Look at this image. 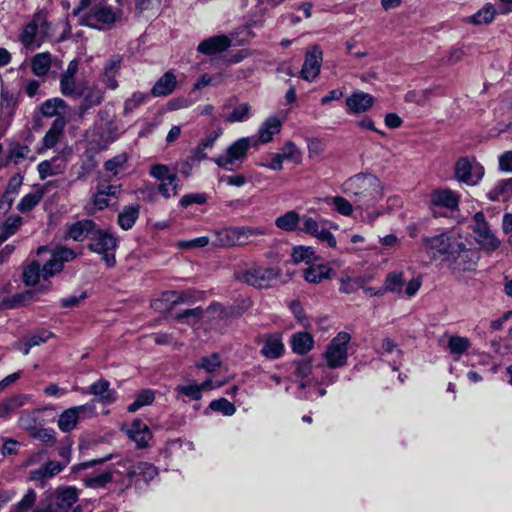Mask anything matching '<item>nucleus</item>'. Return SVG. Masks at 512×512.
Wrapping results in <instances>:
<instances>
[{
  "mask_svg": "<svg viewBox=\"0 0 512 512\" xmlns=\"http://www.w3.org/2000/svg\"><path fill=\"white\" fill-rule=\"evenodd\" d=\"M83 393L92 394L94 396L92 401H98L104 405L111 404L116 399L115 392L110 389L109 382L103 379L94 382L89 389L83 391Z\"/></svg>",
  "mask_w": 512,
  "mask_h": 512,
  "instance_id": "393cba45",
  "label": "nucleus"
},
{
  "mask_svg": "<svg viewBox=\"0 0 512 512\" xmlns=\"http://www.w3.org/2000/svg\"><path fill=\"white\" fill-rule=\"evenodd\" d=\"M231 44V40L224 36H213L198 45V51L206 55H212L227 49Z\"/></svg>",
  "mask_w": 512,
  "mask_h": 512,
  "instance_id": "473e14b6",
  "label": "nucleus"
},
{
  "mask_svg": "<svg viewBox=\"0 0 512 512\" xmlns=\"http://www.w3.org/2000/svg\"><path fill=\"white\" fill-rule=\"evenodd\" d=\"M321 65L322 51L319 47L313 46L306 52L304 64L301 69V77L306 81L312 82L318 77Z\"/></svg>",
  "mask_w": 512,
  "mask_h": 512,
  "instance_id": "412c9836",
  "label": "nucleus"
},
{
  "mask_svg": "<svg viewBox=\"0 0 512 512\" xmlns=\"http://www.w3.org/2000/svg\"><path fill=\"white\" fill-rule=\"evenodd\" d=\"M222 361L217 353L210 356L202 357L197 363L196 367L205 370L206 372H214L220 368Z\"/></svg>",
  "mask_w": 512,
  "mask_h": 512,
  "instance_id": "052dcab7",
  "label": "nucleus"
},
{
  "mask_svg": "<svg viewBox=\"0 0 512 512\" xmlns=\"http://www.w3.org/2000/svg\"><path fill=\"white\" fill-rule=\"evenodd\" d=\"M114 473L112 471H105L92 475L85 479V484L91 488H103L113 480Z\"/></svg>",
  "mask_w": 512,
  "mask_h": 512,
  "instance_id": "13d9d810",
  "label": "nucleus"
},
{
  "mask_svg": "<svg viewBox=\"0 0 512 512\" xmlns=\"http://www.w3.org/2000/svg\"><path fill=\"white\" fill-rule=\"evenodd\" d=\"M487 197L494 202H506L512 198V178L502 179L488 191Z\"/></svg>",
  "mask_w": 512,
  "mask_h": 512,
  "instance_id": "f704fd0d",
  "label": "nucleus"
},
{
  "mask_svg": "<svg viewBox=\"0 0 512 512\" xmlns=\"http://www.w3.org/2000/svg\"><path fill=\"white\" fill-rule=\"evenodd\" d=\"M295 366H296L295 374L297 377H299L301 379L300 388L304 389L308 385V381H304V380L311 374L312 364L308 360H302V361L296 362Z\"/></svg>",
  "mask_w": 512,
  "mask_h": 512,
  "instance_id": "69168bd1",
  "label": "nucleus"
},
{
  "mask_svg": "<svg viewBox=\"0 0 512 512\" xmlns=\"http://www.w3.org/2000/svg\"><path fill=\"white\" fill-rule=\"evenodd\" d=\"M473 231L476 241L483 249L495 250L499 247L500 241L490 230L482 212L474 215Z\"/></svg>",
  "mask_w": 512,
  "mask_h": 512,
  "instance_id": "a211bd4d",
  "label": "nucleus"
},
{
  "mask_svg": "<svg viewBox=\"0 0 512 512\" xmlns=\"http://www.w3.org/2000/svg\"><path fill=\"white\" fill-rule=\"evenodd\" d=\"M67 105L61 98H52L45 101L41 106V112L46 117H52L65 112Z\"/></svg>",
  "mask_w": 512,
  "mask_h": 512,
  "instance_id": "603ef678",
  "label": "nucleus"
},
{
  "mask_svg": "<svg viewBox=\"0 0 512 512\" xmlns=\"http://www.w3.org/2000/svg\"><path fill=\"white\" fill-rule=\"evenodd\" d=\"M291 257L294 263L304 262L307 265H310L312 262L318 259L316 251L313 247L303 245L294 247Z\"/></svg>",
  "mask_w": 512,
  "mask_h": 512,
  "instance_id": "de8ad7c7",
  "label": "nucleus"
},
{
  "mask_svg": "<svg viewBox=\"0 0 512 512\" xmlns=\"http://www.w3.org/2000/svg\"><path fill=\"white\" fill-rule=\"evenodd\" d=\"M83 101L79 107L81 115H84L90 108L99 105L104 99V92L99 87L93 85L83 91Z\"/></svg>",
  "mask_w": 512,
  "mask_h": 512,
  "instance_id": "c9c22d12",
  "label": "nucleus"
},
{
  "mask_svg": "<svg viewBox=\"0 0 512 512\" xmlns=\"http://www.w3.org/2000/svg\"><path fill=\"white\" fill-rule=\"evenodd\" d=\"M67 167V161L63 157H55L51 160H45L38 164L37 169L42 180L49 176H55L64 173Z\"/></svg>",
  "mask_w": 512,
  "mask_h": 512,
  "instance_id": "c85d7f7f",
  "label": "nucleus"
},
{
  "mask_svg": "<svg viewBox=\"0 0 512 512\" xmlns=\"http://www.w3.org/2000/svg\"><path fill=\"white\" fill-rule=\"evenodd\" d=\"M209 243L210 239L207 236H201L190 240H179L176 246L183 250H190L205 247Z\"/></svg>",
  "mask_w": 512,
  "mask_h": 512,
  "instance_id": "338daca9",
  "label": "nucleus"
},
{
  "mask_svg": "<svg viewBox=\"0 0 512 512\" xmlns=\"http://www.w3.org/2000/svg\"><path fill=\"white\" fill-rule=\"evenodd\" d=\"M281 129L282 121L277 116L268 117L259 125L256 135L252 136L254 147L272 142Z\"/></svg>",
  "mask_w": 512,
  "mask_h": 512,
  "instance_id": "aec40b11",
  "label": "nucleus"
},
{
  "mask_svg": "<svg viewBox=\"0 0 512 512\" xmlns=\"http://www.w3.org/2000/svg\"><path fill=\"white\" fill-rule=\"evenodd\" d=\"M302 222V216L294 210H289L275 219L277 228L284 232L296 231Z\"/></svg>",
  "mask_w": 512,
  "mask_h": 512,
  "instance_id": "e433bc0d",
  "label": "nucleus"
},
{
  "mask_svg": "<svg viewBox=\"0 0 512 512\" xmlns=\"http://www.w3.org/2000/svg\"><path fill=\"white\" fill-rule=\"evenodd\" d=\"M45 194L44 187H37L32 192L26 194L18 204L20 212H28L32 210L43 198Z\"/></svg>",
  "mask_w": 512,
  "mask_h": 512,
  "instance_id": "c03bdc74",
  "label": "nucleus"
},
{
  "mask_svg": "<svg viewBox=\"0 0 512 512\" xmlns=\"http://www.w3.org/2000/svg\"><path fill=\"white\" fill-rule=\"evenodd\" d=\"M454 243L455 246L451 251V255H449L447 259L450 262L453 271L465 272L473 270L478 259L477 252L467 248L461 237Z\"/></svg>",
  "mask_w": 512,
  "mask_h": 512,
  "instance_id": "4468645a",
  "label": "nucleus"
},
{
  "mask_svg": "<svg viewBox=\"0 0 512 512\" xmlns=\"http://www.w3.org/2000/svg\"><path fill=\"white\" fill-rule=\"evenodd\" d=\"M77 72L78 62L76 60L70 61L66 71L62 74L60 79V90L64 96L72 98L82 97L85 89V82L77 80Z\"/></svg>",
  "mask_w": 512,
  "mask_h": 512,
  "instance_id": "dca6fc26",
  "label": "nucleus"
},
{
  "mask_svg": "<svg viewBox=\"0 0 512 512\" xmlns=\"http://www.w3.org/2000/svg\"><path fill=\"white\" fill-rule=\"evenodd\" d=\"M150 174L159 182L169 180V178L176 176V173L173 172L168 166L164 164L153 165L151 167Z\"/></svg>",
  "mask_w": 512,
  "mask_h": 512,
  "instance_id": "774afa93",
  "label": "nucleus"
},
{
  "mask_svg": "<svg viewBox=\"0 0 512 512\" xmlns=\"http://www.w3.org/2000/svg\"><path fill=\"white\" fill-rule=\"evenodd\" d=\"M284 160L293 161L296 164H299L302 160V153L295 145V143L288 141L286 142L281 151L279 152Z\"/></svg>",
  "mask_w": 512,
  "mask_h": 512,
  "instance_id": "680f3d73",
  "label": "nucleus"
},
{
  "mask_svg": "<svg viewBox=\"0 0 512 512\" xmlns=\"http://www.w3.org/2000/svg\"><path fill=\"white\" fill-rule=\"evenodd\" d=\"M351 335L347 332H339L328 344L323 359L327 367L337 369L343 367L348 361V348Z\"/></svg>",
  "mask_w": 512,
  "mask_h": 512,
  "instance_id": "423d86ee",
  "label": "nucleus"
},
{
  "mask_svg": "<svg viewBox=\"0 0 512 512\" xmlns=\"http://www.w3.org/2000/svg\"><path fill=\"white\" fill-rule=\"evenodd\" d=\"M127 154H119L105 163V169L112 176H119L127 171Z\"/></svg>",
  "mask_w": 512,
  "mask_h": 512,
  "instance_id": "3c124183",
  "label": "nucleus"
},
{
  "mask_svg": "<svg viewBox=\"0 0 512 512\" xmlns=\"http://www.w3.org/2000/svg\"><path fill=\"white\" fill-rule=\"evenodd\" d=\"M313 338L306 332H299L293 335L291 345L294 352L305 354L313 347Z\"/></svg>",
  "mask_w": 512,
  "mask_h": 512,
  "instance_id": "09e8293b",
  "label": "nucleus"
},
{
  "mask_svg": "<svg viewBox=\"0 0 512 512\" xmlns=\"http://www.w3.org/2000/svg\"><path fill=\"white\" fill-rule=\"evenodd\" d=\"M126 433L140 448L147 446L148 442L152 438V434L148 426L138 419L134 420L129 426H127Z\"/></svg>",
  "mask_w": 512,
  "mask_h": 512,
  "instance_id": "bb28decb",
  "label": "nucleus"
},
{
  "mask_svg": "<svg viewBox=\"0 0 512 512\" xmlns=\"http://www.w3.org/2000/svg\"><path fill=\"white\" fill-rule=\"evenodd\" d=\"M325 203L335 212L345 217H352L354 212L357 211L356 203L352 204L342 196L327 197Z\"/></svg>",
  "mask_w": 512,
  "mask_h": 512,
  "instance_id": "58836bf2",
  "label": "nucleus"
},
{
  "mask_svg": "<svg viewBox=\"0 0 512 512\" xmlns=\"http://www.w3.org/2000/svg\"><path fill=\"white\" fill-rule=\"evenodd\" d=\"M177 86V78L172 71L164 73L154 84L151 94L154 97H163L173 93Z\"/></svg>",
  "mask_w": 512,
  "mask_h": 512,
  "instance_id": "7c9ffc66",
  "label": "nucleus"
},
{
  "mask_svg": "<svg viewBox=\"0 0 512 512\" xmlns=\"http://www.w3.org/2000/svg\"><path fill=\"white\" fill-rule=\"evenodd\" d=\"M331 224L325 219H315L313 217L303 215L300 230L306 234H309L319 241L326 243L330 248L337 246V241L327 225Z\"/></svg>",
  "mask_w": 512,
  "mask_h": 512,
  "instance_id": "2eb2a0df",
  "label": "nucleus"
},
{
  "mask_svg": "<svg viewBox=\"0 0 512 512\" xmlns=\"http://www.w3.org/2000/svg\"><path fill=\"white\" fill-rule=\"evenodd\" d=\"M459 236L454 233L437 235L425 240V250L431 258L444 256L447 260L455 246L454 242L459 240Z\"/></svg>",
  "mask_w": 512,
  "mask_h": 512,
  "instance_id": "f3484780",
  "label": "nucleus"
},
{
  "mask_svg": "<svg viewBox=\"0 0 512 512\" xmlns=\"http://www.w3.org/2000/svg\"><path fill=\"white\" fill-rule=\"evenodd\" d=\"M211 386L212 379H207L201 384L191 381L186 384L178 385L176 392L179 395L186 396L189 400L198 401L202 398V393L208 391Z\"/></svg>",
  "mask_w": 512,
  "mask_h": 512,
  "instance_id": "cd10ccee",
  "label": "nucleus"
},
{
  "mask_svg": "<svg viewBox=\"0 0 512 512\" xmlns=\"http://www.w3.org/2000/svg\"><path fill=\"white\" fill-rule=\"evenodd\" d=\"M285 345L281 333L270 334L264 337L261 353L268 359H277L283 355Z\"/></svg>",
  "mask_w": 512,
  "mask_h": 512,
  "instance_id": "b1692460",
  "label": "nucleus"
},
{
  "mask_svg": "<svg viewBox=\"0 0 512 512\" xmlns=\"http://www.w3.org/2000/svg\"><path fill=\"white\" fill-rule=\"evenodd\" d=\"M116 246L117 239L112 233L95 228L90 238L89 249L97 254H101L109 267H112L116 262L115 256L112 253Z\"/></svg>",
  "mask_w": 512,
  "mask_h": 512,
  "instance_id": "f8f14e48",
  "label": "nucleus"
},
{
  "mask_svg": "<svg viewBox=\"0 0 512 512\" xmlns=\"http://www.w3.org/2000/svg\"><path fill=\"white\" fill-rule=\"evenodd\" d=\"M252 108L248 103H240L236 105L232 112L225 116L228 123L246 122L252 117Z\"/></svg>",
  "mask_w": 512,
  "mask_h": 512,
  "instance_id": "49530a36",
  "label": "nucleus"
},
{
  "mask_svg": "<svg viewBox=\"0 0 512 512\" xmlns=\"http://www.w3.org/2000/svg\"><path fill=\"white\" fill-rule=\"evenodd\" d=\"M158 190L164 198H170L178 193V178L177 175L169 178L166 181H160Z\"/></svg>",
  "mask_w": 512,
  "mask_h": 512,
  "instance_id": "0e129e2a",
  "label": "nucleus"
},
{
  "mask_svg": "<svg viewBox=\"0 0 512 512\" xmlns=\"http://www.w3.org/2000/svg\"><path fill=\"white\" fill-rule=\"evenodd\" d=\"M471 346L469 338L465 336L452 335L447 342V348L450 354L455 356L463 355Z\"/></svg>",
  "mask_w": 512,
  "mask_h": 512,
  "instance_id": "8fccbe9b",
  "label": "nucleus"
},
{
  "mask_svg": "<svg viewBox=\"0 0 512 512\" xmlns=\"http://www.w3.org/2000/svg\"><path fill=\"white\" fill-rule=\"evenodd\" d=\"M496 11L491 4H486L475 14L468 16L464 19L465 23L473 25L489 24L494 20Z\"/></svg>",
  "mask_w": 512,
  "mask_h": 512,
  "instance_id": "a19ab883",
  "label": "nucleus"
},
{
  "mask_svg": "<svg viewBox=\"0 0 512 512\" xmlns=\"http://www.w3.org/2000/svg\"><path fill=\"white\" fill-rule=\"evenodd\" d=\"M254 147L252 137H241L230 144L225 153L215 158V163L226 170H232L238 163H242L248 150Z\"/></svg>",
  "mask_w": 512,
  "mask_h": 512,
  "instance_id": "6e6552de",
  "label": "nucleus"
},
{
  "mask_svg": "<svg viewBox=\"0 0 512 512\" xmlns=\"http://www.w3.org/2000/svg\"><path fill=\"white\" fill-rule=\"evenodd\" d=\"M96 228L94 221L89 219L80 220L67 225L66 235L77 242L84 241L88 236H92Z\"/></svg>",
  "mask_w": 512,
  "mask_h": 512,
  "instance_id": "a878e982",
  "label": "nucleus"
},
{
  "mask_svg": "<svg viewBox=\"0 0 512 512\" xmlns=\"http://www.w3.org/2000/svg\"><path fill=\"white\" fill-rule=\"evenodd\" d=\"M404 275L401 271H393L387 274L382 289L387 292L400 294L403 291Z\"/></svg>",
  "mask_w": 512,
  "mask_h": 512,
  "instance_id": "37998d69",
  "label": "nucleus"
},
{
  "mask_svg": "<svg viewBox=\"0 0 512 512\" xmlns=\"http://www.w3.org/2000/svg\"><path fill=\"white\" fill-rule=\"evenodd\" d=\"M374 206L375 205H366L363 211H358L360 213L361 222L368 225H374L379 217L386 214V210L383 207Z\"/></svg>",
  "mask_w": 512,
  "mask_h": 512,
  "instance_id": "6e6d98bb",
  "label": "nucleus"
},
{
  "mask_svg": "<svg viewBox=\"0 0 512 512\" xmlns=\"http://www.w3.org/2000/svg\"><path fill=\"white\" fill-rule=\"evenodd\" d=\"M119 465L124 468L129 483L135 477H141L144 482L148 483L158 475V469L148 462L135 463L132 460L125 459L119 462Z\"/></svg>",
  "mask_w": 512,
  "mask_h": 512,
  "instance_id": "6ab92c4d",
  "label": "nucleus"
},
{
  "mask_svg": "<svg viewBox=\"0 0 512 512\" xmlns=\"http://www.w3.org/2000/svg\"><path fill=\"white\" fill-rule=\"evenodd\" d=\"M344 194L354 199L357 211L366 205H375L384 196V185L378 177L369 173H359L342 184Z\"/></svg>",
  "mask_w": 512,
  "mask_h": 512,
  "instance_id": "f257e3e1",
  "label": "nucleus"
},
{
  "mask_svg": "<svg viewBox=\"0 0 512 512\" xmlns=\"http://www.w3.org/2000/svg\"><path fill=\"white\" fill-rule=\"evenodd\" d=\"M454 172L459 182L474 186L483 178L485 169L475 158L462 157L456 161Z\"/></svg>",
  "mask_w": 512,
  "mask_h": 512,
  "instance_id": "ddd939ff",
  "label": "nucleus"
},
{
  "mask_svg": "<svg viewBox=\"0 0 512 512\" xmlns=\"http://www.w3.org/2000/svg\"><path fill=\"white\" fill-rule=\"evenodd\" d=\"M139 217V206H125L118 215V224L123 230H129L133 227Z\"/></svg>",
  "mask_w": 512,
  "mask_h": 512,
  "instance_id": "79ce46f5",
  "label": "nucleus"
},
{
  "mask_svg": "<svg viewBox=\"0 0 512 512\" xmlns=\"http://www.w3.org/2000/svg\"><path fill=\"white\" fill-rule=\"evenodd\" d=\"M278 276V270L258 265H252L235 274L238 281L257 288L268 287Z\"/></svg>",
  "mask_w": 512,
  "mask_h": 512,
  "instance_id": "9d476101",
  "label": "nucleus"
},
{
  "mask_svg": "<svg viewBox=\"0 0 512 512\" xmlns=\"http://www.w3.org/2000/svg\"><path fill=\"white\" fill-rule=\"evenodd\" d=\"M29 394H18L0 401V418H9L17 409L30 402Z\"/></svg>",
  "mask_w": 512,
  "mask_h": 512,
  "instance_id": "2f4dec72",
  "label": "nucleus"
},
{
  "mask_svg": "<svg viewBox=\"0 0 512 512\" xmlns=\"http://www.w3.org/2000/svg\"><path fill=\"white\" fill-rule=\"evenodd\" d=\"M209 407L211 410L219 412L224 416H232L236 412V407L234 406V404H232L225 398H220L211 401Z\"/></svg>",
  "mask_w": 512,
  "mask_h": 512,
  "instance_id": "e2e57ef3",
  "label": "nucleus"
},
{
  "mask_svg": "<svg viewBox=\"0 0 512 512\" xmlns=\"http://www.w3.org/2000/svg\"><path fill=\"white\" fill-rule=\"evenodd\" d=\"M50 36V24L46 21L45 16L39 13L24 27L20 41L25 47L35 49Z\"/></svg>",
  "mask_w": 512,
  "mask_h": 512,
  "instance_id": "0eeeda50",
  "label": "nucleus"
},
{
  "mask_svg": "<svg viewBox=\"0 0 512 512\" xmlns=\"http://www.w3.org/2000/svg\"><path fill=\"white\" fill-rule=\"evenodd\" d=\"M63 469L64 464H61L58 461H48L40 468L30 471L28 479L30 481H43L45 479L53 478Z\"/></svg>",
  "mask_w": 512,
  "mask_h": 512,
  "instance_id": "72a5a7b5",
  "label": "nucleus"
},
{
  "mask_svg": "<svg viewBox=\"0 0 512 512\" xmlns=\"http://www.w3.org/2000/svg\"><path fill=\"white\" fill-rule=\"evenodd\" d=\"M76 256L72 249L59 247L51 252L50 259L43 266L38 261H31L23 270V281L27 286H35L41 280L47 282L49 278L62 271L65 262L72 261Z\"/></svg>",
  "mask_w": 512,
  "mask_h": 512,
  "instance_id": "f03ea898",
  "label": "nucleus"
},
{
  "mask_svg": "<svg viewBox=\"0 0 512 512\" xmlns=\"http://www.w3.org/2000/svg\"><path fill=\"white\" fill-rule=\"evenodd\" d=\"M37 500V493L34 489H28L24 496L14 504L9 512H28L33 508Z\"/></svg>",
  "mask_w": 512,
  "mask_h": 512,
  "instance_id": "864d4df0",
  "label": "nucleus"
},
{
  "mask_svg": "<svg viewBox=\"0 0 512 512\" xmlns=\"http://www.w3.org/2000/svg\"><path fill=\"white\" fill-rule=\"evenodd\" d=\"M51 68V55L49 53H38L31 60L32 72L38 76H45Z\"/></svg>",
  "mask_w": 512,
  "mask_h": 512,
  "instance_id": "a18cd8bd",
  "label": "nucleus"
},
{
  "mask_svg": "<svg viewBox=\"0 0 512 512\" xmlns=\"http://www.w3.org/2000/svg\"><path fill=\"white\" fill-rule=\"evenodd\" d=\"M378 353L381 357H385L387 355H395V358L390 363V365L395 371L399 369L403 352L398 348L397 344L391 338H384L382 340Z\"/></svg>",
  "mask_w": 512,
  "mask_h": 512,
  "instance_id": "ea45409f",
  "label": "nucleus"
},
{
  "mask_svg": "<svg viewBox=\"0 0 512 512\" xmlns=\"http://www.w3.org/2000/svg\"><path fill=\"white\" fill-rule=\"evenodd\" d=\"M85 9L89 11L81 17V24L97 29L115 22L121 15L119 10L109 7L105 0H80L73 14L76 16Z\"/></svg>",
  "mask_w": 512,
  "mask_h": 512,
  "instance_id": "7ed1b4c3",
  "label": "nucleus"
},
{
  "mask_svg": "<svg viewBox=\"0 0 512 512\" xmlns=\"http://www.w3.org/2000/svg\"><path fill=\"white\" fill-rule=\"evenodd\" d=\"M22 224L20 216L9 217L4 224L0 227V243L6 241L19 229Z\"/></svg>",
  "mask_w": 512,
  "mask_h": 512,
  "instance_id": "5fc2aeb1",
  "label": "nucleus"
},
{
  "mask_svg": "<svg viewBox=\"0 0 512 512\" xmlns=\"http://www.w3.org/2000/svg\"><path fill=\"white\" fill-rule=\"evenodd\" d=\"M155 399L154 392L152 390H142L137 395L135 401L128 406V411L131 413L136 412L140 408L150 405Z\"/></svg>",
  "mask_w": 512,
  "mask_h": 512,
  "instance_id": "bf43d9fd",
  "label": "nucleus"
},
{
  "mask_svg": "<svg viewBox=\"0 0 512 512\" xmlns=\"http://www.w3.org/2000/svg\"><path fill=\"white\" fill-rule=\"evenodd\" d=\"M264 233L265 230L259 227L223 228L214 231L215 239L213 244L220 247L245 245L249 243L252 238L263 235Z\"/></svg>",
  "mask_w": 512,
  "mask_h": 512,
  "instance_id": "39448f33",
  "label": "nucleus"
},
{
  "mask_svg": "<svg viewBox=\"0 0 512 512\" xmlns=\"http://www.w3.org/2000/svg\"><path fill=\"white\" fill-rule=\"evenodd\" d=\"M429 201L433 206L453 210L458 207L459 195L448 188H438L430 193Z\"/></svg>",
  "mask_w": 512,
  "mask_h": 512,
  "instance_id": "5701e85b",
  "label": "nucleus"
},
{
  "mask_svg": "<svg viewBox=\"0 0 512 512\" xmlns=\"http://www.w3.org/2000/svg\"><path fill=\"white\" fill-rule=\"evenodd\" d=\"M148 98V94L144 92H134L130 97L124 101L123 113L128 115L143 105Z\"/></svg>",
  "mask_w": 512,
  "mask_h": 512,
  "instance_id": "4d7b16f0",
  "label": "nucleus"
},
{
  "mask_svg": "<svg viewBox=\"0 0 512 512\" xmlns=\"http://www.w3.org/2000/svg\"><path fill=\"white\" fill-rule=\"evenodd\" d=\"M94 416H96V405L94 401H89L83 405L65 409L59 415L57 425L62 432L68 433L76 428L80 420Z\"/></svg>",
  "mask_w": 512,
  "mask_h": 512,
  "instance_id": "9b49d317",
  "label": "nucleus"
},
{
  "mask_svg": "<svg viewBox=\"0 0 512 512\" xmlns=\"http://www.w3.org/2000/svg\"><path fill=\"white\" fill-rule=\"evenodd\" d=\"M121 134L119 125L114 120L97 123L88 131L87 139L92 149L101 150L107 148Z\"/></svg>",
  "mask_w": 512,
  "mask_h": 512,
  "instance_id": "1a4fd4ad",
  "label": "nucleus"
},
{
  "mask_svg": "<svg viewBox=\"0 0 512 512\" xmlns=\"http://www.w3.org/2000/svg\"><path fill=\"white\" fill-rule=\"evenodd\" d=\"M374 97L363 91H355L346 98L348 114H361L370 110L374 105Z\"/></svg>",
  "mask_w": 512,
  "mask_h": 512,
  "instance_id": "4be33fe9",
  "label": "nucleus"
},
{
  "mask_svg": "<svg viewBox=\"0 0 512 512\" xmlns=\"http://www.w3.org/2000/svg\"><path fill=\"white\" fill-rule=\"evenodd\" d=\"M120 64L121 59L119 57H114L108 60L104 66L100 80L108 89L115 90L118 87L116 78L120 71Z\"/></svg>",
  "mask_w": 512,
  "mask_h": 512,
  "instance_id": "c756f323",
  "label": "nucleus"
},
{
  "mask_svg": "<svg viewBox=\"0 0 512 512\" xmlns=\"http://www.w3.org/2000/svg\"><path fill=\"white\" fill-rule=\"evenodd\" d=\"M332 269L326 264H314L313 262L304 270V278L310 283H320L324 279H329Z\"/></svg>",
  "mask_w": 512,
  "mask_h": 512,
  "instance_id": "4c0bfd02",
  "label": "nucleus"
},
{
  "mask_svg": "<svg viewBox=\"0 0 512 512\" xmlns=\"http://www.w3.org/2000/svg\"><path fill=\"white\" fill-rule=\"evenodd\" d=\"M79 499V491L73 486H62L45 491L32 512H69Z\"/></svg>",
  "mask_w": 512,
  "mask_h": 512,
  "instance_id": "20e7f679",
  "label": "nucleus"
}]
</instances>
